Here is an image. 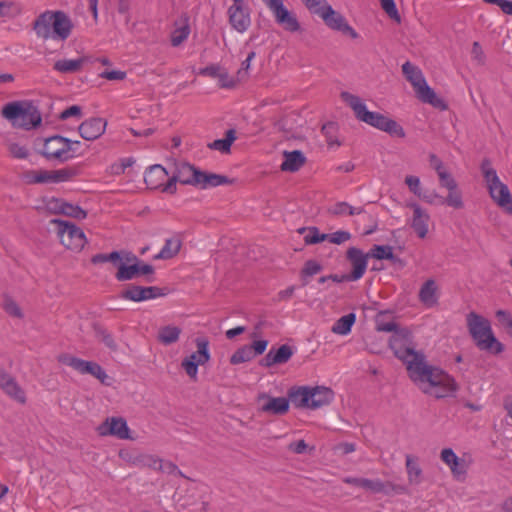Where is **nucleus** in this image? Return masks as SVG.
I'll return each instance as SVG.
<instances>
[{
    "instance_id": "nucleus-1",
    "label": "nucleus",
    "mask_w": 512,
    "mask_h": 512,
    "mask_svg": "<svg viewBox=\"0 0 512 512\" xmlns=\"http://www.w3.org/2000/svg\"><path fill=\"white\" fill-rule=\"evenodd\" d=\"M397 358L407 369L409 378L426 394L444 398L456 391L454 379L443 370L428 365L425 355L416 350L401 348L394 342Z\"/></svg>"
},
{
    "instance_id": "nucleus-2",
    "label": "nucleus",
    "mask_w": 512,
    "mask_h": 512,
    "mask_svg": "<svg viewBox=\"0 0 512 512\" xmlns=\"http://www.w3.org/2000/svg\"><path fill=\"white\" fill-rule=\"evenodd\" d=\"M340 97L353 110L357 120L386 132L391 136L399 138L405 137V131L400 124L379 112L369 111L359 96L347 91H342Z\"/></svg>"
},
{
    "instance_id": "nucleus-3",
    "label": "nucleus",
    "mask_w": 512,
    "mask_h": 512,
    "mask_svg": "<svg viewBox=\"0 0 512 512\" xmlns=\"http://www.w3.org/2000/svg\"><path fill=\"white\" fill-rule=\"evenodd\" d=\"M466 324L474 344L480 351L491 355L504 352L505 345L494 335L488 319L476 312H470L466 316Z\"/></svg>"
},
{
    "instance_id": "nucleus-4",
    "label": "nucleus",
    "mask_w": 512,
    "mask_h": 512,
    "mask_svg": "<svg viewBox=\"0 0 512 512\" xmlns=\"http://www.w3.org/2000/svg\"><path fill=\"white\" fill-rule=\"evenodd\" d=\"M71 19L63 11H46L34 21L33 29L38 37L66 40L72 30Z\"/></svg>"
},
{
    "instance_id": "nucleus-5",
    "label": "nucleus",
    "mask_w": 512,
    "mask_h": 512,
    "mask_svg": "<svg viewBox=\"0 0 512 512\" xmlns=\"http://www.w3.org/2000/svg\"><path fill=\"white\" fill-rule=\"evenodd\" d=\"M1 115L11 122L14 127L31 130L41 123L39 111L31 106H23L21 102H9L1 111Z\"/></svg>"
},
{
    "instance_id": "nucleus-6",
    "label": "nucleus",
    "mask_w": 512,
    "mask_h": 512,
    "mask_svg": "<svg viewBox=\"0 0 512 512\" xmlns=\"http://www.w3.org/2000/svg\"><path fill=\"white\" fill-rule=\"evenodd\" d=\"M201 176V170L187 162L175 163L174 171L166 181L163 192L175 194L177 191V182L183 185L196 186Z\"/></svg>"
},
{
    "instance_id": "nucleus-7",
    "label": "nucleus",
    "mask_w": 512,
    "mask_h": 512,
    "mask_svg": "<svg viewBox=\"0 0 512 512\" xmlns=\"http://www.w3.org/2000/svg\"><path fill=\"white\" fill-rule=\"evenodd\" d=\"M51 223L56 225L60 242L66 248L73 251H81L84 248L87 239L81 228L61 219H53Z\"/></svg>"
},
{
    "instance_id": "nucleus-8",
    "label": "nucleus",
    "mask_w": 512,
    "mask_h": 512,
    "mask_svg": "<svg viewBox=\"0 0 512 512\" xmlns=\"http://www.w3.org/2000/svg\"><path fill=\"white\" fill-rule=\"evenodd\" d=\"M58 361L67 365L82 375L89 374L98 379L102 384L109 385V376L106 371L96 362L86 361L70 354H62Z\"/></svg>"
},
{
    "instance_id": "nucleus-9",
    "label": "nucleus",
    "mask_w": 512,
    "mask_h": 512,
    "mask_svg": "<svg viewBox=\"0 0 512 512\" xmlns=\"http://www.w3.org/2000/svg\"><path fill=\"white\" fill-rule=\"evenodd\" d=\"M69 138L61 135H53L46 138L43 141V147L39 150V153L49 161L56 160L59 163H64L71 160V156L68 155L70 150Z\"/></svg>"
},
{
    "instance_id": "nucleus-10",
    "label": "nucleus",
    "mask_w": 512,
    "mask_h": 512,
    "mask_svg": "<svg viewBox=\"0 0 512 512\" xmlns=\"http://www.w3.org/2000/svg\"><path fill=\"white\" fill-rule=\"evenodd\" d=\"M266 7L271 11L275 22L289 32H297L300 29V23L296 15L290 12L284 6V0H262Z\"/></svg>"
},
{
    "instance_id": "nucleus-11",
    "label": "nucleus",
    "mask_w": 512,
    "mask_h": 512,
    "mask_svg": "<svg viewBox=\"0 0 512 512\" xmlns=\"http://www.w3.org/2000/svg\"><path fill=\"white\" fill-rule=\"evenodd\" d=\"M154 272V267L142 260H139L132 265L119 263L115 278L118 281L123 282L135 279L140 275H144L146 276V281L152 283L155 280Z\"/></svg>"
},
{
    "instance_id": "nucleus-12",
    "label": "nucleus",
    "mask_w": 512,
    "mask_h": 512,
    "mask_svg": "<svg viewBox=\"0 0 512 512\" xmlns=\"http://www.w3.org/2000/svg\"><path fill=\"white\" fill-rule=\"evenodd\" d=\"M377 330L382 332H393L389 340V346L397 358L394 342L396 341L401 348L415 350L412 346L411 334L406 329H399L394 321L382 322L377 320Z\"/></svg>"
},
{
    "instance_id": "nucleus-13",
    "label": "nucleus",
    "mask_w": 512,
    "mask_h": 512,
    "mask_svg": "<svg viewBox=\"0 0 512 512\" xmlns=\"http://www.w3.org/2000/svg\"><path fill=\"white\" fill-rule=\"evenodd\" d=\"M439 178V185L448 190V195L443 199L446 205L454 209H462L464 202L462 193L458 188V184L454 177L447 171V169L437 174Z\"/></svg>"
},
{
    "instance_id": "nucleus-14",
    "label": "nucleus",
    "mask_w": 512,
    "mask_h": 512,
    "mask_svg": "<svg viewBox=\"0 0 512 512\" xmlns=\"http://www.w3.org/2000/svg\"><path fill=\"white\" fill-rule=\"evenodd\" d=\"M228 8L229 23L239 33H244L251 25L250 13L245 8L244 0H232Z\"/></svg>"
},
{
    "instance_id": "nucleus-15",
    "label": "nucleus",
    "mask_w": 512,
    "mask_h": 512,
    "mask_svg": "<svg viewBox=\"0 0 512 512\" xmlns=\"http://www.w3.org/2000/svg\"><path fill=\"white\" fill-rule=\"evenodd\" d=\"M320 17L329 28L347 34L353 39L358 37V33L355 29L352 28L346 19L339 12L335 11L331 5L324 6V11Z\"/></svg>"
},
{
    "instance_id": "nucleus-16",
    "label": "nucleus",
    "mask_w": 512,
    "mask_h": 512,
    "mask_svg": "<svg viewBox=\"0 0 512 512\" xmlns=\"http://www.w3.org/2000/svg\"><path fill=\"white\" fill-rule=\"evenodd\" d=\"M98 432L100 435H111L121 440L132 439L129 434L130 430L127 422L122 417L107 418L105 422L98 427Z\"/></svg>"
},
{
    "instance_id": "nucleus-17",
    "label": "nucleus",
    "mask_w": 512,
    "mask_h": 512,
    "mask_svg": "<svg viewBox=\"0 0 512 512\" xmlns=\"http://www.w3.org/2000/svg\"><path fill=\"white\" fill-rule=\"evenodd\" d=\"M0 388L12 400L20 404H25L27 401L24 389L18 384L16 379L8 374L3 368L0 367Z\"/></svg>"
},
{
    "instance_id": "nucleus-18",
    "label": "nucleus",
    "mask_w": 512,
    "mask_h": 512,
    "mask_svg": "<svg viewBox=\"0 0 512 512\" xmlns=\"http://www.w3.org/2000/svg\"><path fill=\"white\" fill-rule=\"evenodd\" d=\"M368 253L364 252L356 247H350L346 252V258L352 266V270L349 273L352 281H357L363 277L367 269Z\"/></svg>"
},
{
    "instance_id": "nucleus-19",
    "label": "nucleus",
    "mask_w": 512,
    "mask_h": 512,
    "mask_svg": "<svg viewBox=\"0 0 512 512\" xmlns=\"http://www.w3.org/2000/svg\"><path fill=\"white\" fill-rule=\"evenodd\" d=\"M106 125L107 122L103 118L94 117L82 122L78 127V131L83 139L93 141L104 134Z\"/></svg>"
},
{
    "instance_id": "nucleus-20",
    "label": "nucleus",
    "mask_w": 512,
    "mask_h": 512,
    "mask_svg": "<svg viewBox=\"0 0 512 512\" xmlns=\"http://www.w3.org/2000/svg\"><path fill=\"white\" fill-rule=\"evenodd\" d=\"M48 206L49 209L55 213L64 214L65 216L78 220H82L87 217V212L79 205L68 203L62 199L53 198L49 202Z\"/></svg>"
},
{
    "instance_id": "nucleus-21",
    "label": "nucleus",
    "mask_w": 512,
    "mask_h": 512,
    "mask_svg": "<svg viewBox=\"0 0 512 512\" xmlns=\"http://www.w3.org/2000/svg\"><path fill=\"white\" fill-rule=\"evenodd\" d=\"M408 207L413 210L411 227L419 238L423 239L428 233L429 214L417 203H409Z\"/></svg>"
},
{
    "instance_id": "nucleus-22",
    "label": "nucleus",
    "mask_w": 512,
    "mask_h": 512,
    "mask_svg": "<svg viewBox=\"0 0 512 512\" xmlns=\"http://www.w3.org/2000/svg\"><path fill=\"white\" fill-rule=\"evenodd\" d=\"M168 175L169 172L162 165L155 164L146 169L144 181L149 189H160L163 192Z\"/></svg>"
},
{
    "instance_id": "nucleus-23",
    "label": "nucleus",
    "mask_w": 512,
    "mask_h": 512,
    "mask_svg": "<svg viewBox=\"0 0 512 512\" xmlns=\"http://www.w3.org/2000/svg\"><path fill=\"white\" fill-rule=\"evenodd\" d=\"M491 198L497 203L499 207L504 209L507 213L512 214V195L508 186L501 181L488 188Z\"/></svg>"
},
{
    "instance_id": "nucleus-24",
    "label": "nucleus",
    "mask_w": 512,
    "mask_h": 512,
    "mask_svg": "<svg viewBox=\"0 0 512 512\" xmlns=\"http://www.w3.org/2000/svg\"><path fill=\"white\" fill-rule=\"evenodd\" d=\"M293 355L292 348L283 344L278 349L271 348L270 351L261 359L260 365L271 367L276 364H284L290 360Z\"/></svg>"
},
{
    "instance_id": "nucleus-25",
    "label": "nucleus",
    "mask_w": 512,
    "mask_h": 512,
    "mask_svg": "<svg viewBox=\"0 0 512 512\" xmlns=\"http://www.w3.org/2000/svg\"><path fill=\"white\" fill-rule=\"evenodd\" d=\"M260 399L267 400L261 407L262 412L283 415L289 410V400L285 397H270L267 394H262Z\"/></svg>"
},
{
    "instance_id": "nucleus-26",
    "label": "nucleus",
    "mask_w": 512,
    "mask_h": 512,
    "mask_svg": "<svg viewBox=\"0 0 512 512\" xmlns=\"http://www.w3.org/2000/svg\"><path fill=\"white\" fill-rule=\"evenodd\" d=\"M283 157L280 169L285 172H296L306 163V157L300 150L284 151Z\"/></svg>"
},
{
    "instance_id": "nucleus-27",
    "label": "nucleus",
    "mask_w": 512,
    "mask_h": 512,
    "mask_svg": "<svg viewBox=\"0 0 512 512\" xmlns=\"http://www.w3.org/2000/svg\"><path fill=\"white\" fill-rule=\"evenodd\" d=\"M312 395L311 387H293L289 390L287 399L297 408H310Z\"/></svg>"
},
{
    "instance_id": "nucleus-28",
    "label": "nucleus",
    "mask_w": 512,
    "mask_h": 512,
    "mask_svg": "<svg viewBox=\"0 0 512 512\" xmlns=\"http://www.w3.org/2000/svg\"><path fill=\"white\" fill-rule=\"evenodd\" d=\"M311 402L310 409H318L320 407H323L325 405L330 404L333 401L334 398V392L332 389L323 387V386H316L311 388Z\"/></svg>"
},
{
    "instance_id": "nucleus-29",
    "label": "nucleus",
    "mask_w": 512,
    "mask_h": 512,
    "mask_svg": "<svg viewBox=\"0 0 512 512\" xmlns=\"http://www.w3.org/2000/svg\"><path fill=\"white\" fill-rule=\"evenodd\" d=\"M233 183V180L228 178L225 175L208 173L201 170V176H199V182L196 183L195 187H199L201 189H208L213 187H218L222 185H228Z\"/></svg>"
},
{
    "instance_id": "nucleus-30",
    "label": "nucleus",
    "mask_w": 512,
    "mask_h": 512,
    "mask_svg": "<svg viewBox=\"0 0 512 512\" xmlns=\"http://www.w3.org/2000/svg\"><path fill=\"white\" fill-rule=\"evenodd\" d=\"M344 482L349 485L369 490L373 493H387L386 484L379 479L371 480L367 478L346 477Z\"/></svg>"
},
{
    "instance_id": "nucleus-31",
    "label": "nucleus",
    "mask_w": 512,
    "mask_h": 512,
    "mask_svg": "<svg viewBox=\"0 0 512 512\" xmlns=\"http://www.w3.org/2000/svg\"><path fill=\"white\" fill-rule=\"evenodd\" d=\"M195 344L197 351L193 352L191 355L185 357L184 359L196 362L198 366L204 365L210 360L209 341L205 337H198L195 340Z\"/></svg>"
},
{
    "instance_id": "nucleus-32",
    "label": "nucleus",
    "mask_w": 512,
    "mask_h": 512,
    "mask_svg": "<svg viewBox=\"0 0 512 512\" xmlns=\"http://www.w3.org/2000/svg\"><path fill=\"white\" fill-rule=\"evenodd\" d=\"M402 73L406 80L413 86L414 90L417 89L420 85L425 84L426 80L421 69L412 64L410 61H406L402 65Z\"/></svg>"
},
{
    "instance_id": "nucleus-33",
    "label": "nucleus",
    "mask_w": 512,
    "mask_h": 512,
    "mask_svg": "<svg viewBox=\"0 0 512 512\" xmlns=\"http://www.w3.org/2000/svg\"><path fill=\"white\" fill-rule=\"evenodd\" d=\"M85 62L86 59L84 57L77 59H60L54 63L53 69L62 74L77 73L81 70Z\"/></svg>"
},
{
    "instance_id": "nucleus-34",
    "label": "nucleus",
    "mask_w": 512,
    "mask_h": 512,
    "mask_svg": "<svg viewBox=\"0 0 512 512\" xmlns=\"http://www.w3.org/2000/svg\"><path fill=\"white\" fill-rule=\"evenodd\" d=\"M323 269V265L315 259L305 261L302 269L300 270L301 285L303 287L307 286L310 283L311 278L322 272Z\"/></svg>"
},
{
    "instance_id": "nucleus-35",
    "label": "nucleus",
    "mask_w": 512,
    "mask_h": 512,
    "mask_svg": "<svg viewBox=\"0 0 512 512\" xmlns=\"http://www.w3.org/2000/svg\"><path fill=\"white\" fill-rule=\"evenodd\" d=\"M436 284L432 279L427 280L420 288L419 300L426 306L432 307L437 303Z\"/></svg>"
},
{
    "instance_id": "nucleus-36",
    "label": "nucleus",
    "mask_w": 512,
    "mask_h": 512,
    "mask_svg": "<svg viewBox=\"0 0 512 512\" xmlns=\"http://www.w3.org/2000/svg\"><path fill=\"white\" fill-rule=\"evenodd\" d=\"M368 255L378 260L386 259L392 263H401V259L393 253V248L389 245H374Z\"/></svg>"
},
{
    "instance_id": "nucleus-37",
    "label": "nucleus",
    "mask_w": 512,
    "mask_h": 512,
    "mask_svg": "<svg viewBox=\"0 0 512 512\" xmlns=\"http://www.w3.org/2000/svg\"><path fill=\"white\" fill-rule=\"evenodd\" d=\"M415 93L417 98L424 103L431 104L434 107H440L442 104V100L437 97L434 90L429 87L426 81L425 84L415 89Z\"/></svg>"
},
{
    "instance_id": "nucleus-38",
    "label": "nucleus",
    "mask_w": 512,
    "mask_h": 512,
    "mask_svg": "<svg viewBox=\"0 0 512 512\" xmlns=\"http://www.w3.org/2000/svg\"><path fill=\"white\" fill-rule=\"evenodd\" d=\"M181 241L176 237L168 238L165 241L164 246L158 254L154 256V259H171L180 251Z\"/></svg>"
},
{
    "instance_id": "nucleus-39",
    "label": "nucleus",
    "mask_w": 512,
    "mask_h": 512,
    "mask_svg": "<svg viewBox=\"0 0 512 512\" xmlns=\"http://www.w3.org/2000/svg\"><path fill=\"white\" fill-rule=\"evenodd\" d=\"M236 140L235 129H229L225 133V138L217 139L208 144V148L220 151L221 153H229L232 143Z\"/></svg>"
},
{
    "instance_id": "nucleus-40",
    "label": "nucleus",
    "mask_w": 512,
    "mask_h": 512,
    "mask_svg": "<svg viewBox=\"0 0 512 512\" xmlns=\"http://www.w3.org/2000/svg\"><path fill=\"white\" fill-rule=\"evenodd\" d=\"M356 321L355 313H349L340 317L333 325L332 332L338 335H347L351 332Z\"/></svg>"
},
{
    "instance_id": "nucleus-41",
    "label": "nucleus",
    "mask_w": 512,
    "mask_h": 512,
    "mask_svg": "<svg viewBox=\"0 0 512 512\" xmlns=\"http://www.w3.org/2000/svg\"><path fill=\"white\" fill-rule=\"evenodd\" d=\"M406 470L411 484H419L421 482L422 469L417 459L412 455H406Z\"/></svg>"
},
{
    "instance_id": "nucleus-42",
    "label": "nucleus",
    "mask_w": 512,
    "mask_h": 512,
    "mask_svg": "<svg viewBox=\"0 0 512 512\" xmlns=\"http://www.w3.org/2000/svg\"><path fill=\"white\" fill-rule=\"evenodd\" d=\"M181 329L176 326H164L159 330L158 340L164 345H170L178 341Z\"/></svg>"
},
{
    "instance_id": "nucleus-43",
    "label": "nucleus",
    "mask_w": 512,
    "mask_h": 512,
    "mask_svg": "<svg viewBox=\"0 0 512 512\" xmlns=\"http://www.w3.org/2000/svg\"><path fill=\"white\" fill-rule=\"evenodd\" d=\"M190 26L188 18H185L182 24L176 27L171 33V45L173 47L180 46L189 36Z\"/></svg>"
},
{
    "instance_id": "nucleus-44",
    "label": "nucleus",
    "mask_w": 512,
    "mask_h": 512,
    "mask_svg": "<svg viewBox=\"0 0 512 512\" xmlns=\"http://www.w3.org/2000/svg\"><path fill=\"white\" fill-rule=\"evenodd\" d=\"M120 297L124 300L142 302L144 301L143 286L135 284L128 285L126 289L121 291Z\"/></svg>"
},
{
    "instance_id": "nucleus-45",
    "label": "nucleus",
    "mask_w": 512,
    "mask_h": 512,
    "mask_svg": "<svg viewBox=\"0 0 512 512\" xmlns=\"http://www.w3.org/2000/svg\"><path fill=\"white\" fill-rule=\"evenodd\" d=\"M254 358V353H252L249 345H244L238 348L230 357V363L233 365L241 364L248 362Z\"/></svg>"
},
{
    "instance_id": "nucleus-46",
    "label": "nucleus",
    "mask_w": 512,
    "mask_h": 512,
    "mask_svg": "<svg viewBox=\"0 0 512 512\" xmlns=\"http://www.w3.org/2000/svg\"><path fill=\"white\" fill-rule=\"evenodd\" d=\"M22 12L21 5L13 1L0 2V17L15 18Z\"/></svg>"
},
{
    "instance_id": "nucleus-47",
    "label": "nucleus",
    "mask_w": 512,
    "mask_h": 512,
    "mask_svg": "<svg viewBox=\"0 0 512 512\" xmlns=\"http://www.w3.org/2000/svg\"><path fill=\"white\" fill-rule=\"evenodd\" d=\"M95 334L99 341H101L111 351H116L118 346L113 336L103 327L96 326Z\"/></svg>"
},
{
    "instance_id": "nucleus-48",
    "label": "nucleus",
    "mask_w": 512,
    "mask_h": 512,
    "mask_svg": "<svg viewBox=\"0 0 512 512\" xmlns=\"http://www.w3.org/2000/svg\"><path fill=\"white\" fill-rule=\"evenodd\" d=\"M481 170L484 176V179L487 183L488 188L490 186L495 185V183H499L500 179L497 175V172L494 168L491 167L489 160H484L481 164Z\"/></svg>"
},
{
    "instance_id": "nucleus-49",
    "label": "nucleus",
    "mask_w": 512,
    "mask_h": 512,
    "mask_svg": "<svg viewBox=\"0 0 512 512\" xmlns=\"http://www.w3.org/2000/svg\"><path fill=\"white\" fill-rule=\"evenodd\" d=\"M120 260H121L120 253H118V251H112L111 253H108V254L99 253V254L93 255L91 258V263L92 264H101V263L110 262L118 268V265H119L118 261H120Z\"/></svg>"
},
{
    "instance_id": "nucleus-50",
    "label": "nucleus",
    "mask_w": 512,
    "mask_h": 512,
    "mask_svg": "<svg viewBox=\"0 0 512 512\" xmlns=\"http://www.w3.org/2000/svg\"><path fill=\"white\" fill-rule=\"evenodd\" d=\"M4 311L12 317L23 318V313L18 304L8 295L4 296V302L2 305Z\"/></svg>"
},
{
    "instance_id": "nucleus-51",
    "label": "nucleus",
    "mask_w": 512,
    "mask_h": 512,
    "mask_svg": "<svg viewBox=\"0 0 512 512\" xmlns=\"http://www.w3.org/2000/svg\"><path fill=\"white\" fill-rule=\"evenodd\" d=\"M52 172V183H60L73 178L76 175L74 168H63Z\"/></svg>"
},
{
    "instance_id": "nucleus-52",
    "label": "nucleus",
    "mask_w": 512,
    "mask_h": 512,
    "mask_svg": "<svg viewBox=\"0 0 512 512\" xmlns=\"http://www.w3.org/2000/svg\"><path fill=\"white\" fill-rule=\"evenodd\" d=\"M136 461V463L140 466L159 471V466L161 465L162 459L152 455H142Z\"/></svg>"
},
{
    "instance_id": "nucleus-53",
    "label": "nucleus",
    "mask_w": 512,
    "mask_h": 512,
    "mask_svg": "<svg viewBox=\"0 0 512 512\" xmlns=\"http://www.w3.org/2000/svg\"><path fill=\"white\" fill-rule=\"evenodd\" d=\"M7 149L10 155L16 159H26L29 155V151L25 146L15 142H8Z\"/></svg>"
},
{
    "instance_id": "nucleus-54",
    "label": "nucleus",
    "mask_w": 512,
    "mask_h": 512,
    "mask_svg": "<svg viewBox=\"0 0 512 512\" xmlns=\"http://www.w3.org/2000/svg\"><path fill=\"white\" fill-rule=\"evenodd\" d=\"M324 240H327L326 234L320 233L317 227H310L308 234L304 236V242L307 245L317 244Z\"/></svg>"
},
{
    "instance_id": "nucleus-55",
    "label": "nucleus",
    "mask_w": 512,
    "mask_h": 512,
    "mask_svg": "<svg viewBox=\"0 0 512 512\" xmlns=\"http://www.w3.org/2000/svg\"><path fill=\"white\" fill-rule=\"evenodd\" d=\"M306 8L313 14L321 16L324 6L329 5L326 0H301Z\"/></svg>"
},
{
    "instance_id": "nucleus-56",
    "label": "nucleus",
    "mask_w": 512,
    "mask_h": 512,
    "mask_svg": "<svg viewBox=\"0 0 512 512\" xmlns=\"http://www.w3.org/2000/svg\"><path fill=\"white\" fill-rule=\"evenodd\" d=\"M306 8L313 14L321 16L324 6L329 5L326 0H301Z\"/></svg>"
},
{
    "instance_id": "nucleus-57",
    "label": "nucleus",
    "mask_w": 512,
    "mask_h": 512,
    "mask_svg": "<svg viewBox=\"0 0 512 512\" xmlns=\"http://www.w3.org/2000/svg\"><path fill=\"white\" fill-rule=\"evenodd\" d=\"M306 8L313 14L321 16L324 6L329 5L326 0H301Z\"/></svg>"
},
{
    "instance_id": "nucleus-58",
    "label": "nucleus",
    "mask_w": 512,
    "mask_h": 512,
    "mask_svg": "<svg viewBox=\"0 0 512 512\" xmlns=\"http://www.w3.org/2000/svg\"><path fill=\"white\" fill-rule=\"evenodd\" d=\"M144 301L156 299L167 295L166 288H160L157 286L143 287Z\"/></svg>"
},
{
    "instance_id": "nucleus-59",
    "label": "nucleus",
    "mask_w": 512,
    "mask_h": 512,
    "mask_svg": "<svg viewBox=\"0 0 512 512\" xmlns=\"http://www.w3.org/2000/svg\"><path fill=\"white\" fill-rule=\"evenodd\" d=\"M471 59L477 65H484L486 56L479 42L475 41L472 44Z\"/></svg>"
},
{
    "instance_id": "nucleus-60",
    "label": "nucleus",
    "mask_w": 512,
    "mask_h": 512,
    "mask_svg": "<svg viewBox=\"0 0 512 512\" xmlns=\"http://www.w3.org/2000/svg\"><path fill=\"white\" fill-rule=\"evenodd\" d=\"M330 243L340 245L351 239V233L344 230H338L334 233L326 234Z\"/></svg>"
},
{
    "instance_id": "nucleus-61",
    "label": "nucleus",
    "mask_w": 512,
    "mask_h": 512,
    "mask_svg": "<svg viewBox=\"0 0 512 512\" xmlns=\"http://www.w3.org/2000/svg\"><path fill=\"white\" fill-rule=\"evenodd\" d=\"M382 9L388 14V16L396 21H400V15L398 13L394 0H380Z\"/></svg>"
},
{
    "instance_id": "nucleus-62",
    "label": "nucleus",
    "mask_w": 512,
    "mask_h": 512,
    "mask_svg": "<svg viewBox=\"0 0 512 512\" xmlns=\"http://www.w3.org/2000/svg\"><path fill=\"white\" fill-rule=\"evenodd\" d=\"M418 197L428 204L446 205V202H443V199H445V197L439 195L435 191H430V192L422 191L421 195H419Z\"/></svg>"
},
{
    "instance_id": "nucleus-63",
    "label": "nucleus",
    "mask_w": 512,
    "mask_h": 512,
    "mask_svg": "<svg viewBox=\"0 0 512 512\" xmlns=\"http://www.w3.org/2000/svg\"><path fill=\"white\" fill-rule=\"evenodd\" d=\"M256 57V53L251 51L248 53L246 59L242 61L240 69L237 71V76L239 80H243L248 76V71L250 69L251 61Z\"/></svg>"
},
{
    "instance_id": "nucleus-64",
    "label": "nucleus",
    "mask_w": 512,
    "mask_h": 512,
    "mask_svg": "<svg viewBox=\"0 0 512 512\" xmlns=\"http://www.w3.org/2000/svg\"><path fill=\"white\" fill-rule=\"evenodd\" d=\"M159 471L169 475H178L180 477H184V474L176 464L171 461H164L163 459L161 465L159 466Z\"/></svg>"
}]
</instances>
